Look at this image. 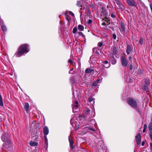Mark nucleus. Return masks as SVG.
Masks as SVG:
<instances>
[{"label": "nucleus", "mask_w": 152, "mask_h": 152, "mask_svg": "<svg viewBox=\"0 0 152 152\" xmlns=\"http://www.w3.org/2000/svg\"><path fill=\"white\" fill-rule=\"evenodd\" d=\"M28 46L27 44H23L19 47L18 51L15 53V55L17 57H20L22 56L24 53L28 52Z\"/></svg>", "instance_id": "f257e3e1"}, {"label": "nucleus", "mask_w": 152, "mask_h": 152, "mask_svg": "<svg viewBox=\"0 0 152 152\" xmlns=\"http://www.w3.org/2000/svg\"><path fill=\"white\" fill-rule=\"evenodd\" d=\"M90 110L88 109H86L83 112V116L84 118H89L90 117H93L94 116V113L92 111L91 114H90Z\"/></svg>", "instance_id": "f03ea898"}, {"label": "nucleus", "mask_w": 152, "mask_h": 152, "mask_svg": "<svg viewBox=\"0 0 152 152\" xmlns=\"http://www.w3.org/2000/svg\"><path fill=\"white\" fill-rule=\"evenodd\" d=\"M6 143L3 144V146L9 151H11L12 150L13 145L12 142L10 141H7L5 142Z\"/></svg>", "instance_id": "7ed1b4c3"}, {"label": "nucleus", "mask_w": 152, "mask_h": 152, "mask_svg": "<svg viewBox=\"0 0 152 152\" xmlns=\"http://www.w3.org/2000/svg\"><path fill=\"white\" fill-rule=\"evenodd\" d=\"M127 101L129 104L132 107H136L137 104L136 101L132 98H129L127 99Z\"/></svg>", "instance_id": "20e7f679"}, {"label": "nucleus", "mask_w": 152, "mask_h": 152, "mask_svg": "<svg viewBox=\"0 0 152 152\" xmlns=\"http://www.w3.org/2000/svg\"><path fill=\"white\" fill-rule=\"evenodd\" d=\"M121 61L122 65L124 67L127 66L128 62L125 57L122 56L121 57Z\"/></svg>", "instance_id": "39448f33"}, {"label": "nucleus", "mask_w": 152, "mask_h": 152, "mask_svg": "<svg viewBox=\"0 0 152 152\" xmlns=\"http://www.w3.org/2000/svg\"><path fill=\"white\" fill-rule=\"evenodd\" d=\"M1 138L4 142L10 140L8 139V134L6 132L3 134Z\"/></svg>", "instance_id": "423d86ee"}, {"label": "nucleus", "mask_w": 152, "mask_h": 152, "mask_svg": "<svg viewBox=\"0 0 152 152\" xmlns=\"http://www.w3.org/2000/svg\"><path fill=\"white\" fill-rule=\"evenodd\" d=\"M136 139L137 145H139L141 143V135L140 133H138L136 136Z\"/></svg>", "instance_id": "0eeeda50"}, {"label": "nucleus", "mask_w": 152, "mask_h": 152, "mask_svg": "<svg viewBox=\"0 0 152 152\" xmlns=\"http://www.w3.org/2000/svg\"><path fill=\"white\" fill-rule=\"evenodd\" d=\"M127 2L130 6H134L136 5V3L133 0H127Z\"/></svg>", "instance_id": "6e6552de"}, {"label": "nucleus", "mask_w": 152, "mask_h": 152, "mask_svg": "<svg viewBox=\"0 0 152 152\" xmlns=\"http://www.w3.org/2000/svg\"><path fill=\"white\" fill-rule=\"evenodd\" d=\"M70 136L69 137V140L70 143V146L71 149H73L74 147V145L73 140L72 139H70Z\"/></svg>", "instance_id": "1a4fd4ad"}, {"label": "nucleus", "mask_w": 152, "mask_h": 152, "mask_svg": "<svg viewBox=\"0 0 152 152\" xmlns=\"http://www.w3.org/2000/svg\"><path fill=\"white\" fill-rule=\"evenodd\" d=\"M132 50L131 46L130 45H127V48L126 50V53L128 54H129Z\"/></svg>", "instance_id": "9d476101"}, {"label": "nucleus", "mask_w": 152, "mask_h": 152, "mask_svg": "<svg viewBox=\"0 0 152 152\" xmlns=\"http://www.w3.org/2000/svg\"><path fill=\"white\" fill-rule=\"evenodd\" d=\"M101 15L102 16V15L104 16H106V15H107V12H106V10L105 9H104V8H102L101 10Z\"/></svg>", "instance_id": "9b49d317"}, {"label": "nucleus", "mask_w": 152, "mask_h": 152, "mask_svg": "<svg viewBox=\"0 0 152 152\" xmlns=\"http://www.w3.org/2000/svg\"><path fill=\"white\" fill-rule=\"evenodd\" d=\"M43 132L45 135H47L49 132V130L48 128L46 126L44 127L43 129Z\"/></svg>", "instance_id": "f8f14e48"}, {"label": "nucleus", "mask_w": 152, "mask_h": 152, "mask_svg": "<svg viewBox=\"0 0 152 152\" xmlns=\"http://www.w3.org/2000/svg\"><path fill=\"white\" fill-rule=\"evenodd\" d=\"M72 106L73 107V109L74 110V109H75L76 108L78 107V103L77 101H75L74 102H73L72 104Z\"/></svg>", "instance_id": "ddd939ff"}, {"label": "nucleus", "mask_w": 152, "mask_h": 152, "mask_svg": "<svg viewBox=\"0 0 152 152\" xmlns=\"http://www.w3.org/2000/svg\"><path fill=\"white\" fill-rule=\"evenodd\" d=\"M94 70L91 69L87 68L86 69L85 73L86 74H89L91 73L92 72H94Z\"/></svg>", "instance_id": "4468645a"}, {"label": "nucleus", "mask_w": 152, "mask_h": 152, "mask_svg": "<svg viewBox=\"0 0 152 152\" xmlns=\"http://www.w3.org/2000/svg\"><path fill=\"white\" fill-rule=\"evenodd\" d=\"M24 110L27 113L28 112L29 108V104L27 103H26L24 106Z\"/></svg>", "instance_id": "2eb2a0df"}, {"label": "nucleus", "mask_w": 152, "mask_h": 152, "mask_svg": "<svg viewBox=\"0 0 152 152\" xmlns=\"http://www.w3.org/2000/svg\"><path fill=\"white\" fill-rule=\"evenodd\" d=\"M103 66L106 68H108L109 66V64H108V61H104L103 62Z\"/></svg>", "instance_id": "dca6fc26"}, {"label": "nucleus", "mask_w": 152, "mask_h": 152, "mask_svg": "<svg viewBox=\"0 0 152 152\" xmlns=\"http://www.w3.org/2000/svg\"><path fill=\"white\" fill-rule=\"evenodd\" d=\"M148 86L144 84V85L142 86L141 88L143 90L147 91L148 90Z\"/></svg>", "instance_id": "f3484780"}, {"label": "nucleus", "mask_w": 152, "mask_h": 152, "mask_svg": "<svg viewBox=\"0 0 152 152\" xmlns=\"http://www.w3.org/2000/svg\"><path fill=\"white\" fill-rule=\"evenodd\" d=\"M110 60L111 64H115L116 62V61L113 56H112L110 58Z\"/></svg>", "instance_id": "a211bd4d"}, {"label": "nucleus", "mask_w": 152, "mask_h": 152, "mask_svg": "<svg viewBox=\"0 0 152 152\" xmlns=\"http://www.w3.org/2000/svg\"><path fill=\"white\" fill-rule=\"evenodd\" d=\"M148 129L150 132L149 133L152 134V123L151 122L148 125Z\"/></svg>", "instance_id": "6ab92c4d"}, {"label": "nucleus", "mask_w": 152, "mask_h": 152, "mask_svg": "<svg viewBox=\"0 0 152 152\" xmlns=\"http://www.w3.org/2000/svg\"><path fill=\"white\" fill-rule=\"evenodd\" d=\"M29 144L30 145L32 146H37L38 145L37 142L33 141L30 142Z\"/></svg>", "instance_id": "aec40b11"}, {"label": "nucleus", "mask_w": 152, "mask_h": 152, "mask_svg": "<svg viewBox=\"0 0 152 152\" xmlns=\"http://www.w3.org/2000/svg\"><path fill=\"white\" fill-rule=\"evenodd\" d=\"M78 28L79 30L83 31L84 30V27L83 26L81 25H79L78 26Z\"/></svg>", "instance_id": "412c9836"}, {"label": "nucleus", "mask_w": 152, "mask_h": 152, "mask_svg": "<svg viewBox=\"0 0 152 152\" xmlns=\"http://www.w3.org/2000/svg\"><path fill=\"white\" fill-rule=\"evenodd\" d=\"M113 53L114 54H116L117 53V50L116 47L115 46L113 47Z\"/></svg>", "instance_id": "4be33fe9"}, {"label": "nucleus", "mask_w": 152, "mask_h": 152, "mask_svg": "<svg viewBox=\"0 0 152 152\" xmlns=\"http://www.w3.org/2000/svg\"><path fill=\"white\" fill-rule=\"evenodd\" d=\"M144 82L145 83V85H146L148 86H149V85H150V81L148 80L147 79H145Z\"/></svg>", "instance_id": "5701e85b"}, {"label": "nucleus", "mask_w": 152, "mask_h": 152, "mask_svg": "<svg viewBox=\"0 0 152 152\" xmlns=\"http://www.w3.org/2000/svg\"><path fill=\"white\" fill-rule=\"evenodd\" d=\"M77 5L79 7H81L80 8V10H82V6L81 5V2L80 1H77Z\"/></svg>", "instance_id": "b1692460"}, {"label": "nucleus", "mask_w": 152, "mask_h": 152, "mask_svg": "<svg viewBox=\"0 0 152 152\" xmlns=\"http://www.w3.org/2000/svg\"><path fill=\"white\" fill-rule=\"evenodd\" d=\"M89 102H91V104H93L94 103V102L93 101L94 99L92 97H89L88 99Z\"/></svg>", "instance_id": "393cba45"}, {"label": "nucleus", "mask_w": 152, "mask_h": 152, "mask_svg": "<svg viewBox=\"0 0 152 152\" xmlns=\"http://www.w3.org/2000/svg\"><path fill=\"white\" fill-rule=\"evenodd\" d=\"M121 28L123 31H125L124 24V23H121Z\"/></svg>", "instance_id": "a878e982"}, {"label": "nucleus", "mask_w": 152, "mask_h": 152, "mask_svg": "<svg viewBox=\"0 0 152 152\" xmlns=\"http://www.w3.org/2000/svg\"><path fill=\"white\" fill-rule=\"evenodd\" d=\"M48 141H45L44 147L46 149H47L48 148Z\"/></svg>", "instance_id": "bb28decb"}, {"label": "nucleus", "mask_w": 152, "mask_h": 152, "mask_svg": "<svg viewBox=\"0 0 152 152\" xmlns=\"http://www.w3.org/2000/svg\"><path fill=\"white\" fill-rule=\"evenodd\" d=\"M1 29L3 31H5L6 30V27L3 25L1 26Z\"/></svg>", "instance_id": "cd10ccee"}, {"label": "nucleus", "mask_w": 152, "mask_h": 152, "mask_svg": "<svg viewBox=\"0 0 152 152\" xmlns=\"http://www.w3.org/2000/svg\"><path fill=\"white\" fill-rule=\"evenodd\" d=\"M77 31V28L76 27H75L74 28L73 30V33L75 34L76 33Z\"/></svg>", "instance_id": "c85d7f7f"}, {"label": "nucleus", "mask_w": 152, "mask_h": 152, "mask_svg": "<svg viewBox=\"0 0 152 152\" xmlns=\"http://www.w3.org/2000/svg\"><path fill=\"white\" fill-rule=\"evenodd\" d=\"M90 7L92 8V9H94L95 8V6H94V5L91 3V4H90Z\"/></svg>", "instance_id": "c756f323"}, {"label": "nucleus", "mask_w": 152, "mask_h": 152, "mask_svg": "<svg viewBox=\"0 0 152 152\" xmlns=\"http://www.w3.org/2000/svg\"><path fill=\"white\" fill-rule=\"evenodd\" d=\"M112 37L114 39H116V36L115 34H113L112 35Z\"/></svg>", "instance_id": "7c9ffc66"}, {"label": "nucleus", "mask_w": 152, "mask_h": 152, "mask_svg": "<svg viewBox=\"0 0 152 152\" xmlns=\"http://www.w3.org/2000/svg\"><path fill=\"white\" fill-rule=\"evenodd\" d=\"M69 14L70 15H72L73 17H74V13L71 11H69Z\"/></svg>", "instance_id": "2f4dec72"}, {"label": "nucleus", "mask_w": 152, "mask_h": 152, "mask_svg": "<svg viewBox=\"0 0 152 152\" xmlns=\"http://www.w3.org/2000/svg\"><path fill=\"white\" fill-rule=\"evenodd\" d=\"M92 22V21L91 20V19H89L88 20L87 22H88V23L89 24H91V23Z\"/></svg>", "instance_id": "473e14b6"}, {"label": "nucleus", "mask_w": 152, "mask_h": 152, "mask_svg": "<svg viewBox=\"0 0 152 152\" xmlns=\"http://www.w3.org/2000/svg\"><path fill=\"white\" fill-rule=\"evenodd\" d=\"M93 86H96L97 85V83H96V82L95 81L93 83Z\"/></svg>", "instance_id": "72a5a7b5"}, {"label": "nucleus", "mask_w": 152, "mask_h": 152, "mask_svg": "<svg viewBox=\"0 0 152 152\" xmlns=\"http://www.w3.org/2000/svg\"><path fill=\"white\" fill-rule=\"evenodd\" d=\"M143 42V41L142 39H141L140 40L139 42L140 43V44L141 45L142 44Z\"/></svg>", "instance_id": "f704fd0d"}, {"label": "nucleus", "mask_w": 152, "mask_h": 152, "mask_svg": "<svg viewBox=\"0 0 152 152\" xmlns=\"http://www.w3.org/2000/svg\"><path fill=\"white\" fill-rule=\"evenodd\" d=\"M103 44L102 42H99L98 43V45L99 47H101L102 46Z\"/></svg>", "instance_id": "c9c22d12"}, {"label": "nucleus", "mask_w": 152, "mask_h": 152, "mask_svg": "<svg viewBox=\"0 0 152 152\" xmlns=\"http://www.w3.org/2000/svg\"><path fill=\"white\" fill-rule=\"evenodd\" d=\"M78 34H79V35H81V36H83V34L81 32H79L78 33Z\"/></svg>", "instance_id": "e433bc0d"}, {"label": "nucleus", "mask_w": 152, "mask_h": 152, "mask_svg": "<svg viewBox=\"0 0 152 152\" xmlns=\"http://www.w3.org/2000/svg\"><path fill=\"white\" fill-rule=\"evenodd\" d=\"M132 68H133V66H132V65L131 64L130 66H129V69L130 70H132Z\"/></svg>", "instance_id": "4c0bfd02"}, {"label": "nucleus", "mask_w": 152, "mask_h": 152, "mask_svg": "<svg viewBox=\"0 0 152 152\" xmlns=\"http://www.w3.org/2000/svg\"><path fill=\"white\" fill-rule=\"evenodd\" d=\"M44 138H45V141H48V139H47V137L46 135H45L44 136Z\"/></svg>", "instance_id": "58836bf2"}, {"label": "nucleus", "mask_w": 152, "mask_h": 152, "mask_svg": "<svg viewBox=\"0 0 152 152\" xmlns=\"http://www.w3.org/2000/svg\"><path fill=\"white\" fill-rule=\"evenodd\" d=\"M150 147H151L150 149H151V151H152V143H150Z\"/></svg>", "instance_id": "ea45409f"}, {"label": "nucleus", "mask_w": 152, "mask_h": 152, "mask_svg": "<svg viewBox=\"0 0 152 152\" xmlns=\"http://www.w3.org/2000/svg\"><path fill=\"white\" fill-rule=\"evenodd\" d=\"M96 82L97 83H100V79H98L97 80Z\"/></svg>", "instance_id": "a19ab883"}, {"label": "nucleus", "mask_w": 152, "mask_h": 152, "mask_svg": "<svg viewBox=\"0 0 152 152\" xmlns=\"http://www.w3.org/2000/svg\"><path fill=\"white\" fill-rule=\"evenodd\" d=\"M111 16L112 18H115V16L113 14H111Z\"/></svg>", "instance_id": "79ce46f5"}, {"label": "nucleus", "mask_w": 152, "mask_h": 152, "mask_svg": "<svg viewBox=\"0 0 152 152\" xmlns=\"http://www.w3.org/2000/svg\"><path fill=\"white\" fill-rule=\"evenodd\" d=\"M68 62L69 63H71L72 62V61L71 59H69V60H68Z\"/></svg>", "instance_id": "37998d69"}, {"label": "nucleus", "mask_w": 152, "mask_h": 152, "mask_svg": "<svg viewBox=\"0 0 152 152\" xmlns=\"http://www.w3.org/2000/svg\"><path fill=\"white\" fill-rule=\"evenodd\" d=\"M144 129H146L147 127V125L146 124H145L144 125Z\"/></svg>", "instance_id": "c03bdc74"}, {"label": "nucleus", "mask_w": 152, "mask_h": 152, "mask_svg": "<svg viewBox=\"0 0 152 152\" xmlns=\"http://www.w3.org/2000/svg\"><path fill=\"white\" fill-rule=\"evenodd\" d=\"M145 145V142H142V146H143L144 145Z\"/></svg>", "instance_id": "a18cd8bd"}, {"label": "nucleus", "mask_w": 152, "mask_h": 152, "mask_svg": "<svg viewBox=\"0 0 152 152\" xmlns=\"http://www.w3.org/2000/svg\"><path fill=\"white\" fill-rule=\"evenodd\" d=\"M113 31L114 30V28L113 27H111V28H110Z\"/></svg>", "instance_id": "49530a36"}, {"label": "nucleus", "mask_w": 152, "mask_h": 152, "mask_svg": "<svg viewBox=\"0 0 152 152\" xmlns=\"http://www.w3.org/2000/svg\"><path fill=\"white\" fill-rule=\"evenodd\" d=\"M145 131H146L145 129H144L143 130V133H144L145 132Z\"/></svg>", "instance_id": "de8ad7c7"}, {"label": "nucleus", "mask_w": 152, "mask_h": 152, "mask_svg": "<svg viewBox=\"0 0 152 152\" xmlns=\"http://www.w3.org/2000/svg\"><path fill=\"white\" fill-rule=\"evenodd\" d=\"M129 60H130L131 61V60H132V58L131 57H130L129 58Z\"/></svg>", "instance_id": "09e8293b"}, {"label": "nucleus", "mask_w": 152, "mask_h": 152, "mask_svg": "<svg viewBox=\"0 0 152 152\" xmlns=\"http://www.w3.org/2000/svg\"><path fill=\"white\" fill-rule=\"evenodd\" d=\"M91 130L93 131H95V130L93 129H92V128H91L90 129Z\"/></svg>", "instance_id": "8fccbe9b"}, {"label": "nucleus", "mask_w": 152, "mask_h": 152, "mask_svg": "<svg viewBox=\"0 0 152 152\" xmlns=\"http://www.w3.org/2000/svg\"><path fill=\"white\" fill-rule=\"evenodd\" d=\"M151 121L152 122V118H151Z\"/></svg>", "instance_id": "3c124183"}]
</instances>
